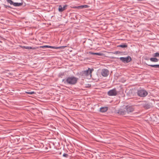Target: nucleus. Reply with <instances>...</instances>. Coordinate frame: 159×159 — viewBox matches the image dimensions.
I'll use <instances>...</instances> for the list:
<instances>
[{"label":"nucleus","mask_w":159,"mask_h":159,"mask_svg":"<svg viewBox=\"0 0 159 159\" xmlns=\"http://www.w3.org/2000/svg\"><path fill=\"white\" fill-rule=\"evenodd\" d=\"M78 80V79L75 77L71 76L68 77L66 79H63L62 82L65 84L73 85L77 83Z\"/></svg>","instance_id":"obj_1"},{"label":"nucleus","mask_w":159,"mask_h":159,"mask_svg":"<svg viewBox=\"0 0 159 159\" xmlns=\"http://www.w3.org/2000/svg\"><path fill=\"white\" fill-rule=\"evenodd\" d=\"M137 93L138 95L140 97H145L148 95V92L144 89L138 90Z\"/></svg>","instance_id":"obj_2"},{"label":"nucleus","mask_w":159,"mask_h":159,"mask_svg":"<svg viewBox=\"0 0 159 159\" xmlns=\"http://www.w3.org/2000/svg\"><path fill=\"white\" fill-rule=\"evenodd\" d=\"M93 70L94 69L93 68H88V70L83 71L82 72V75L84 76H86L87 77L89 76L90 77H91L92 72Z\"/></svg>","instance_id":"obj_3"},{"label":"nucleus","mask_w":159,"mask_h":159,"mask_svg":"<svg viewBox=\"0 0 159 159\" xmlns=\"http://www.w3.org/2000/svg\"><path fill=\"white\" fill-rule=\"evenodd\" d=\"M118 93L117 91L115 88L110 90L107 93L108 95L109 96H115Z\"/></svg>","instance_id":"obj_4"},{"label":"nucleus","mask_w":159,"mask_h":159,"mask_svg":"<svg viewBox=\"0 0 159 159\" xmlns=\"http://www.w3.org/2000/svg\"><path fill=\"white\" fill-rule=\"evenodd\" d=\"M66 46H61L59 47H56L55 46H52L48 45H44L43 46H40V48H54L56 49H59L60 48H64L65 47H66Z\"/></svg>","instance_id":"obj_5"},{"label":"nucleus","mask_w":159,"mask_h":159,"mask_svg":"<svg viewBox=\"0 0 159 159\" xmlns=\"http://www.w3.org/2000/svg\"><path fill=\"white\" fill-rule=\"evenodd\" d=\"M120 59L123 62L127 63L129 62L131 60V58L129 56L126 57H120Z\"/></svg>","instance_id":"obj_6"},{"label":"nucleus","mask_w":159,"mask_h":159,"mask_svg":"<svg viewBox=\"0 0 159 159\" xmlns=\"http://www.w3.org/2000/svg\"><path fill=\"white\" fill-rule=\"evenodd\" d=\"M141 106L145 109H148L152 107V104L151 102H145L143 103Z\"/></svg>","instance_id":"obj_7"},{"label":"nucleus","mask_w":159,"mask_h":159,"mask_svg":"<svg viewBox=\"0 0 159 159\" xmlns=\"http://www.w3.org/2000/svg\"><path fill=\"white\" fill-rule=\"evenodd\" d=\"M109 74V70L107 69H102L101 72V75L103 77H107Z\"/></svg>","instance_id":"obj_8"},{"label":"nucleus","mask_w":159,"mask_h":159,"mask_svg":"<svg viewBox=\"0 0 159 159\" xmlns=\"http://www.w3.org/2000/svg\"><path fill=\"white\" fill-rule=\"evenodd\" d=\"M134 108L132 106H126L125 110H126L127 114H129L134 111Z\"/></svg>","instance_id":"obj_9"},{"label":"nucleus","mask_w":159,"mask_h":159,"mask_svg":"<svg viewBox=\"0 0 159 159\" xmlns=\"http://www.w3.org/2000/svg\"><path fill=\"white\" fill-rule=\"evenodd\" d=\"M67 6L66 5H64L63 7L61 5L58 6V10L59 12H61L63 11L66 9Z\"/></svg>","instance_id":"obj_10"},{"label":"nucleus","mask_w":159,"mask_h":159,"mask_svg":"<svg viewBox=\"0 0 159 159\" xmlns=\"http://www.w3.org/2000/svg\"><path fill=\"white\" fill-rule=\"evenodd\" d=\"M117 113L122 115H126L127 113V112L126 110L125 109V110H123L122 109L119 110Z\"/></svg>","instance_id":"obj_11"},{"label":"nucleus","mask_w":159,"mask_h":159,"mask_svg":"<svg viewBox=\"0 0 159 159\" xmlns=\"http://www.w3.org/2000/svg\"><path fill=\"white\" fill-rule=\"evenodd\" d=\"M89 7V6L87 5H83L79 6L77 7H74V8H77L78 9H80L83 8H85Z\"/></svg>","instance_id":"obj_12"},{"label":"nucleus","mask_w":159,"mask_h":159,"mask_svg":"<svg viewBox=\"0 0 159 159\" xmlns=\"http://www.w3.org/2000/svg\"><path fill=\"white\" fill-rule=\"evenodd\" d=\"M108 108L107 107H102L100 108V111L102 112H104L108 110Z\"/></svg>","instance_id":"obj_13"},{"label":"nucleus","mask_w":159,"mask_h":159,"mask_svg":"<svg viewBox=\"0 0 159 159\" xmlns=\"http://www.w3.org/2000/svg\"><path fill=\"white\" fill-rule=\"evenodd\" d=\"M23 2H14L13 5L15 7H19L22 5Z\"/></svg>","instance_id":"obj_14"},{"label":"nucleus","mask_w":159,"mask_h":159,"mask_svg":"<svg viewBox=\"0 0 159 159\" xmlns=\"http://www.w3.org/2000/svg\"><path fill=\"white\" fill-rule=\"evenodd\" d=\"M22 48H25L26 49H36L35 48L33 47H29V46H22Z\"/></svg>","instance_id":"obj_15"},{"label":"nucleus","mask_w":159,"mask_h":159,"mask_svg":"<svg viewBox=\"0 0 159 159\" xmlns=\"http://www.w3.org/2000/svg\"><path fill=\"white\" fill-rule=\"evenodd\" d=\"M150 60L151 61L153 62H157L158 61V59L155 57L151 58L150 59Z\"/></svg>","instance_id":"obj_16"},{"label":"nucleus","mask_w":159,"mask_h":159,"mask_svg":"<svg viewBox=\"0 0 159 159\" xmlns=\"http://www.w3.org/2000/svg\"><path fill=\"white\" fill-rule=\"evenodd\" d=\"M118 47H121L122 48H126L127 47V45L126 43H124L118 46Z\"/></svg>","instance_id":"obj_17"},{"label":"nucleus","mask_w":159,"mask_h":159,"mask_svg":"<svg viewBox=\"0 0 159 159\" xmlns=\"http://www.w3.org/2000/svg\"><path fill=\"white\" fill-rule=\"evenodd\" d=\"M65 75L64 72H60L59 73L58 77L61 78L63 77V76Z\"/></svg>","instance_id":"obj_18"},{"label":"nucleus","mask_w":159,"mask_h":159,"mask_svg":"<svg viewBox=\"0 0 159 159\" xmlns=\"http://www.w3.org/2000/svg\"><path fill=\"white\" fill-rule=\"evenodd\" d=\"M148 66L155 68H159V65H148Z\"/></svg>","instance_id":"obj_19"},{"label":"nucleus","mask_w":159,"mask_h":159,"mask_svg":"<svg viewBox=\"0 0 159 159\" xmlns=\"http://www.w3.org/2000/svg\"><path fill=\"white\" fill-rule=\"evenodd\" d=\"M153 57H159V53L156 52L153 54Z\"/></svg>","instance_id":"obj_20"},{"label":"nucleus","mask_w":159,"mask_h":159,"mask_svg":"<svg viewBox=\"0 0 159 159\" xmlns=\"http://www.w3.org/2000/svg\"><path fill=\"white\" fill-rule=\"evenodd\" d=\"M7 2L10 3V5H13L14 4V2L11 0H6Z\"/></svg>","instance_id":"obj_21"},{"label":"nucleus","mask_w":159,"mask_h":159,"mask_svg":"<svg viewBox=\"0 0 159 159\" xmlns=\"http://www.w3.org/2000/svg\"><path fill=\"white\" fill-rule=\"evenodd\" d=\"M92 54L96 55L98 56H102V54L101 53H92Z\"/></svg>","instance_id":"obj_22"},{"label":"nucleus","mask_w":159,"mask_h":159,"mask_svg":"<svg viewBox=\"0 0 159 159\" xmlns=\"http://www.w3.org/2000/svg\"><path fill=\"white\" fill-rule=\"evenodd\" d=\"M26 93L28 94H32L35 93V92L34 91L32 92H27Z\"/></svg>","instance_id":"obj_23"},{"label":"nucleus","mask_w":159,"mask_h":159,"mask_svg":"<svg viewBox=\"0 0 159 159\" xmlns=\"http://www.w3.org/2000/svg\"><path fill=\"white\" fill-rule=\"evenodd\" d=\"M3 6H4V7L6 8H11V7L10 6L6 5L5 4H3Z\"/></svg>","instance_id":"obj_24"},{"label":"nucleus","mask_w":159,"mask_h":159,"mask_svg":"<svg viewBox=\"0 0 159 159\" xmlns=\"http://www.w3.org/2000/svg\"><path fill=\"white\" fill-rule=\"evenodd\" d=\"M63 157H66L67 158L69 156L66 153H64L63 155Z\"/></svg>","instance_id":"obj_25"},{"label":"nucleus","mask_w":159,"mask_h":159,"mask_svg":"<svg viewBox=\"0 0 159 159\" xmlns=\"http://www.w3.org/2000/svg\"><path fill=\"white\" fill-rule=\"evenodd\" d=\"M118 52H115V53H116V54H117L118 53Z\"/></svg>","instance_id":"obj_26"}]
</instances>
